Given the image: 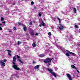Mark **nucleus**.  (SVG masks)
I'll return each mask as SVG.
<instances>
[{
	"label": "nucleus",
	"mask_w": 80,
	"mask_h": 80,
	"mask_svg": "<svg viewBox=\"0 0 80 80\" xmlns=\"http://www.w3.org/2000/svg\"><path fill=\"white\" fill-rule=\"evenodd\" d=\"M57 18L58 20L59 21V25L58 26V27L59 28V29H60V30H63V28H64V27H63V25L62 24H60L61 23V20H60V19L58 18V17H57Z\"/></svg>",
	"instance_id": "4"
},
{
	"label": "nucleus",
	"mask_w": 80,
	"mask_h": 80,
	"mask_svg": "<svg viewBox=\"0 0 80 80\" xmlns=\"http://www.w3.org/2000/svg\"><path fill=\"white\" fill-rule=\"evenodd\" d=\"M69 53H70V54H71V55H72L73 56H76V54H75L74 53H73V52H69Z\"/></svg>",
	"instance_id": "8"
},
{
	"label": "nucleus",
	"mask_w": 80,
	"mask_h": 80,
	"mask_svg": "<svg viewBox=\"0 0 80 80\" xmlns=\"http://www.w3.org/2000/svg\"><path fill=\"white\" fill-rule=\"evenodd\" d=\"M4 20V18H3V17H2L1 18V21H3V20Z\"/></svg>",
	"instance_id": "20"
},
{
	"label": "nucleus",
	"mask_w": 80,
	"mask_h": 80,
	"mask_svg": "<svg viewBox=\"0 0 80 80\" xmlns=\"http://www.w3.org/2000/svg\"><path fill=\"white\" fill-rule=\"evenodd\" d=\"M38 33H36V34H35V35L37 36H38Z\"/></svg>",
	"instance_id": "29"
},
{
	"label": "nucleus",
	"mask_w": 80,
	"mask_h": 80,
	"mask_svg": "<svg viewBox=\"0 0 80 80\" xmlns=\"http://www.w3.org/2000/svg\"><path fill=\"white\" fill-rule=\"evenodd\" d=\"M6 60H5V59H4V61H3L2 60V62H6Z\"/></svg>",
	"instance_id": "28"
},
{
	"label": "nucleus",
	"mask_w": 80,
	"mask_h": 80,
	"mask_svg": "<svg viewBox=\"0 0 80 80\" xmlns=\"http://www.w3.org/2000/svg\"><path fill=\"white\" fill-rule=\"evenodd\" d=\"M0 64L2 65V67L5 66V63L3 62V60L0 61Z\"/></svg>",
	"instance_id": "5"
},
{
	"label": "nucleus",
	"mask_w": 80,
	"mask_h": 80,
	"mask_svg": "<svg viewBox=\"0 0 80 80\" xmlns=\"http://www.w3.org/2000/svg\"><path fill=\"white\" fill-rule=\"evenodd\" d=\"M32 47H35L36 46V45H35V43H33L32 44Z\"/></svg>",
	"instance_id": "18"
},
{
	"label": "nucleus",
	"mask_w": 80,
	"mask_h": 80,
	"mask_svg": "<svg viewBox=\"0 0 80 80\" xmlns=\"http://www.w3.org/2000/svg\"><path fill=\"white\" fill-rule=\"evenodd\" d=\"M44 20L45 21V19H44Z\"/></svg>",
	"instance_id": "42"
},
{
	"label": "nucleus",
	"mask_w": 80,
	"mask_h": 80,
	"mask_svg": "<svg viewBox=\"0 0 80 80\" xmlns=\"http://www.w3.org/2000/svg\"><path fill=\"white\" fill-rule=\"evenodd\" d=\"M13 30H17V28L15 27H13Z\"/></svg>",
	"instance_id": "21"
},
{
	"label": "nucleus",
	"mask_w": 80,
	"mask_h": 80,
	"mask_svg": "<svg viewBox=\"0 0 80 80\" xmlns=\"http://www.w3.org/2000/svg\"><path fill=\"white\" fill-rule=\"evenodd\" d=\"M32 63H33V64H34L35 63V61H33L32 62Z\"/></svg>",
	"instance_id": "33"
},
{
	"label": "nucleus",
	"mask_w": 80,
	"mask_h": 80,
	"mask_svg": "<svg viewBox=\"0 0 80 80\" xmlns=\"http://www.w3.org/2000/svg\"><path fill=\"white\" fill-rule=\"evenodd\" d=\"M34 9H37V7H36L35 6L34 7Z\"/></svg>",
	"instance_id": "34"
},
{
	"label": "nucleus",
	"mask_w": 80,
	"mask_h": 80,
	"mask_svg": "<svg viewBox=\"0 0 80 80\" xmlns=\"http://www.w3.org/2000/svg\"><path fill=\"white\" fill-rule=\"evenodd\" d=\"M75 28H78V26L76 25L75 26Z\"/></svg>",
	"instance_id": "24"
},
{
	"label": "nucleus",
	"mask_w": 80,
	"mask_h": 80,
	"mask_svg": "<svg viewBox=\"0 0 80 80\" xmlns=\"http://www.w3.org/2000/svg\"><path fill=\"white\" fill-rule=\"evenodd\" d=\"M17 58H18L19 62H20V63H23V61H22V60L20 59V56L18 55H17Z\"/></svg>",
	"instance_id": "6"
},
{
	"label": "nucleus",
	"mask_w": 80,
	"mask_h": 80,
	"mask_svg": "<svg viewBox=\"0 0 80 80\" xmlns=\"http://www.w3.org/2000/svg\"><path fill=\"white\" fill-rule=\"evenodd\" d=\"M34 3V2H33L32 1L31 2V5H33Z\"/></svg>",
	"instance_id": "23"
},
{
	"label": "nucleus",
	"mask_w": 80,
	"mask_h": 80,
	"mask_svg": "<svg viewBox=\"0 0 80 80\" xmlns=\"http://www.w3.org/2000/svg\"><path fill=\"white\" fill-rule=\"evenodd\" d=\"M41 24L42 26H45V23L43 22H42L41 23Z\"/></svg>",
	"instance_id": "13"
},
{
	"label": "nucleus",
	"mask_w": 80,
	"mask_h": 80,
	"mask_svg": "<svg viewBox=\"0 0 80 80\" xmlns=\"http://www.w3.org/2000/svg\"><path fill=\"white\" fill-rule=\"evenodd\" d=\"M66 55L67 57H69V56H70V54H69V53H66Z\"/></svg>",
	"instance_id": "15"
},
{
	"label": "nucleus",
	"mask_w": 80,
	"mask_h": 80,
	"mask_svg": "<svg viewBox=\"0 0 80 80\" xmlns=\"http://www.w3.org/2000/svg\"><path fill=\"white\" fill-rule=\"evenodd\" d=\"M66 51H67L68 52V50H66Z\"/></svg>",
	"instance_id": "39"
},
{
	"label": "nucleus",
	"mask_w": 80,
	"mask_h": 80,
	"mask_svg": "<svg viewBox=\"0 0 80 80\" xmlns=\"http://www.w3.org/2000/svg\"><path fill=\"white\" fill-rule=\"evenodd\" d=\"M7 51L8 52V55H10V56H12V54L10 53H11V51L10 50H8Z\"/></svg>",
	"instance_id": "10"
},
{
	"label": "nucleus",
	"mask_w": 80,
	"mask_h": 80,
	"mask_svg": "<svg viewBox=\"0 0 80 80\" xmlns=\"http://www.w3.org/2000/svg\"><path fill=\"white\" fill-rule=\"evenodd\" d=\"M70 28H72V27H70Z\"/></svg>",
	"instance_id": "38"
},
{
	"label": "nucleus",
	"mask_w": 80,
	"mask_h": 80,
	"mask_svg": "<svg viewBox=\"0 0 80 80\" xmlns=\"http://www.w3.org/2000/svg\"><path fill=\"white\" fill-rule=\"evenodd\" d=\"M13 62H12L13 64V65H12L13 68L17 70H20L21 69L18 67V66L15 65V62L16 61V56H14V57L13 58Z\"/></svg>",
	"instance_id": "1"
},
{
	"label": "nucleus",
	"mask_w": 80,
	"mask_h": 80,
	"mask_svg": "<svg viewBox=\"0 0 80 80\" xmlns=\"http://www.w3.org/2000/svg\"><path fill=\"white\" fill-rule=\"evenodd\" d=\"M77 72H78V71H77Z\"/></svg>",
	"instance_id": "43"
},
{
	"label": "nucleus",
	"mask_w": 80,
	"mask_h": 80,
	"mask_svg": "<svg viewBox=\"0 0 80 80\" xmlns=\"http://www.w3.org/2000/svg\"><path fill=\"white\" fill-rule=\"evenodd\" d=\"M28 0H25V1H28Z\"/></svg>",
	"instance_id": "40"
},
{
	"label": "nucleus",
	"mask_w": 80,
	"mask_h": 80,
	"mask_svg": "<svg viewBox=\"0 0 80 80\" xmlns=\"http://www.w3.org/2000/svg\"><path fill=\"white\" fill-rule=\"evenodd\" d=\"M2 23H4L3 25H5L6 22H3Z\"/></svg>",
	"instance_id": "27"
},
{
	"label": "nucleus",
	"mask_w": 80,
	"mask_h": 80,
	"mask_svg": "<svg viewBox=\"0 0 80 80\" xmlns=\"http://www.w3.org/2000/svg\"><path fill=\"white\" fill-rule=\"evenodd\" d=\"M39 65H38L35 67L34 68H35V69H37V68H39Z\"/></svg>",
	"instance_id": "11"
},
{
	"label": "nucleus",
	"mask_w": 80,
	"mask_h": 80,
	"mask_svg": "<svg viewBox=\"0 0 80 80\" xmlns=\"http://www.w3.org/2000/svg\"><path fill=\"white\" fill-rule=\"evenodd\" d=\"M0 25H2V24L0 23Z\"/></svg>",
	"instance_id": "41"
},
{
	"label": "nucleus",
	"mask_w": 80,
	"mask_h": 80,
	"mask_svg": "<svg viewBox=\"0 0 80 80\" xmlns=\"http://www.w3.org/2000/svg\"><path fill=\"white\" fill-rule=\"evenodd\" d=\"M52 60H53V58L51 59L50 58H46L43 60V62L46 63H48L47 64V67H49L50 65V62L52 61Z\"/></svg>",
	"instance_id": "2"
},
{
	"label": "nucleus",
	"mask_w": 80,
	"mask_h": 80,
	"mask_svg": "<svg viewBox=\"0 0 80 80\" xmlns=\"http://www.w3.org/2000/svg\"><path fill=\"white\" fill-rule=\"evenodd\" d=\"M48 35H49L50 36V35H52V33H51V32H49L48 33Z\"/></svg>",
	"instance_id": "22"
},
{
	"label": "nucleus",
	"mask_w": 80,
	"mask_h": 80,
	"mask_svg": "<svg viewBox=\"0 0 80 80\" xmlns=\"http://www.w3.org/2000/svg\"><path fill=\"white\" fill-rule=\"evenodd\" d=\"M43 69H46V70H47L48 71L50 72V73L52 74L53 76H54V77H55V78H57V73H56L55 72H53V70L52 69H47L45 67H43Z\"/></svg>",
	"instance_id": "3"
},
{
	"label": "nucleus",
	"mask_w": 80,
	"mask_h": 80,
	"mask_svg": "<svg viewBox=\"0 0 80 80\" xmlns=\"http://www.w3.org/2000/svg\"><path fill=\"white\" fill-rule=\"evenodd\" d=\"M18 24L19 25H21V23H20V22H18Z\"/></svg>",
	"instance_id": "30"
},
{
	"label": "nucleus",
	"mask_w": 80,
	"mask_h": 80,
	"mask_svg": "<svg viewBox=\"0 0 80 80\" xmlns=\"http://www.w3.org/2000/svg\"><path fill=\"white\" fill-rule=\"evenodd\" d=\"M26 48L28 47L27 46V45L25 46V48H26Z\"/></svg>",
	"instance_id": "35"
},
{
	"label": "nucleus",
	"mask_w": 80,
	"mask_h": 80,
	"mask_svg": "<svg viewBox=\"0 0 80 80\" xmlns=\"http://www.w3.org/2000/svg\"><path fill=\"white\" fill-rule=\"evenodd\" d=\"M22 42H20V41H18V45H20V44H21Z\"/></svg>",
	"instance_id": "17"
},
{
	"label": "nucleus",
	"mask_w": 80,
	"mask_h": 80,
	"mask_svg": "<svg viewBox=\"0 0 80 80\" xmlns=\"http://www.w3.org/2000/svg\"><path fill=\"white\" fill-rule=\"evenodd\" d=\"M31 34L32 35H34V33H33V32H31Z\"/></svg>",
	"instance_id": "26"
},
{
	"label": "nucleus",
	"mask_w": 80,
	"mask_h": 80,
	"mask_svg": "<svg viewBox=\"0 0 80 80\" xmlns=\"http://www.w3.org/2000/svg\"><path fill=\"white\" fill-rule=\"evenodd\" d=\"M2 30V28L0 27V30Z\"/></svg>",
	"instance_id": "31"
},
{
	"label": "nucleus",
	"mask_w": 80,
	"mask_h": 80,
	"mask_svg": "<svg viewBox=\"0 0 80 80\" xmlns=\"http://www.w3.org/2000/svg\"><path fill=\"white\" fill-rule=\"evenodd\" d=\"M73 12L74 13H77V9H76V8H73Z\"/></svg>",
	"instance_id": "12"
},
{
	"label": "nucleus",
	"mask_w": 80,
	"mask_h": 80,
	"mask_svg": "<svg viewBox=\"0 0 80 80\" xmlns=\"http://www.w3.org/2000/svg\"><path fill=\"white\" fill-rule=\"evenodd\" d=\"M73 36H70V39H71V40H72V39H73Z\"/></svg>",
	"instance_id": "14"
},
{
	"label": "nucleus",
	"mask_w": 80,
	"mask_h": 80,
	"mask_svg": "<svg viewBox=\"0 0 80 80\" xmlns=\"http://www.w3.org/2000/svg\"><path fill=\"white\" fill-rule=\"evenodd\" d=\"M55 55H58V53H55Z\"/></svg>",
	"instance_id": "32"
},
{
	"label": "nucleus",
	"mask_w": 80,
	"mask_h": 80,
	"mask_svg": "<svg viewBox=\"0 0 80 80\" xmlns=\"http://www.w3.org/2000/svg\"><path fill=\"white\" fill-rule=\"evenodd\" d=\"M40 57H44L45 56V55L43 54H42L39 55Z\"/></svg>",
	"instance_id": "9"
},
{
	"label": "nucleus",
	"mask_w": 80,
	"mask_h": 80,
	"mask_svg": "<svg viewBox=\"0 0 80 80\" xmlns=\"http://www.w3.org/2000/svg\"><path fill=\"white\" fill-rule=\"evenodd\" d=\"M9 32H12L11 31H9Z\"/></svg>",
	"instance_id": "37"
},
{
	"label": "nucleus",
	"mask_w": 80,
	"mask_h": 80,
	"mask_svg": "<svg viewBox=\"0 0 80 80\" xmlns=\"http://www.w3.org/2000/svg\"><path fill=\"white\" fill-rule=\"evenodd\" d=\"M23 29L24 31V32H26L27 31V26L25 25L24 24L23 25Z\"/></svg>",
	"instance_id": "7"
},
{
	"label": "nucleus",
	"mask_w": 80,
	"mask_h": 80,
	"mask_svg": "<svg viewBox=\"0 0 80 80\" xmlns=\"http://www.w3.org/2000/svg\"><path fill=\"white\" fill-rule=\"evenodd\" d=\"M71 67H72V68H76L75 66L73 65H72L71 66Z\"/></svg>",
	"instance_id": "16"
},
{
	"label": "nucleus",
	"mask_w": 80,
	"mask_h": 80,
	"mask_svg": "<svg viewBox=\"0 0 80 80\" xmlns=\"http://www.w3.org/2000/svg\"><path fill=\"white\" fill-rule=\"evenodd\" d=\"M42 13L41 12H40V13H39V17H41L42 16Z\"/></svg>",
	"instance_id": "19"
},
{
	"label": "nucleus",
	"mask_w": 80,
	"mask_h": 80,
	"mask_svg": "<svg viewBox=\"0 0 80 80\" xmlns=\"http://www.w3.org/2000/svg\"><path fill=\"white\" fill-rule=\"evenodd\" d=\"M39 27H42V25H41V24H39Z\"/></svg>",
	"instance_id": "36"
},
{
	"label": "nucleus",
	"mask_w": 80,
	"mask_h": 80,
	"mask_svg": "<svg viewBox=\"0 0 80 80\" xmlns=\"http://www.w3.org/2000/svg\"><path fill=\"white\" fill-rule=\"evenodd\" d=\"M32 22H30V23H29V25H32Z\"/></svg>",
	"instance_id": "25"
}]
</instances>
